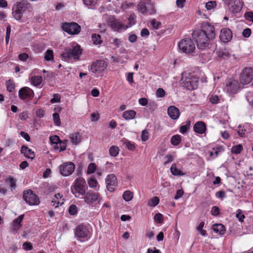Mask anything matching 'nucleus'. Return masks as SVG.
<instances>
[{"mask_svg":"<svg viewBox=\"0 0 253 253\" xmlns=\"http://www.w3.org/2000/svg\"><path fill=\"white\" fill-rule=\"evenodd\" d=\"M159 198L158 197H154L149 200L148 205L150 207H155L159 204Z\"/></svg>","mask_w":253,"mask_h":253,"instance_id":"58836bf2","label":"nucleus"},{"mask_svg":"<svg viewBox=\"0 0 253 253\" xmlns=\"http://www.w3.org/2000/svg\"><path fill=\"white\" fill-rule=\"evenodd\" d=\"M200 31L204 32L210 39H213L215 38L214 27L209 23H204L202 26V30Z\"/></svg>","mask_w":253,"mask_h":253,"instance_id":"f3484780","label":"nucleus"},{"mask_svg":"<svg viewBox=\"0 0 253 253\" xmlns=\"http://www.w3.org/2000/svg\"><path fill=\"white\" fill-rule=\"evenodd\" d=\"M64 199L63 198V195L60 193L56 194L51 201L52 206H54L55 208L58 207L64 204Z\"/></svg>","mask_w":253,"mask_h":253,"instance_id":"b1692460","label":"nucleus"},{"mask_svg":"<svg viewBox=\"0 0 253 253\" xmlns=\"http://www.w3.org/2000/svg\"><path fill=\"white\" fill-rule=\"evenodd\" d=\"M190 124L191 123L190 121H186L185 125H182L180 127V132L182 133H185L187 131L188 129L189 128Z\"/></svg>","mask_w":253,"mask_h":253,"instance_id":"ea45409f","label":"nucleus"},{"mask_svg":"<svg viewBox=\"0 0 253 253\" xmlns=\"http://www.w3.org/2000/svg\"><path fill=\"white\" fill-rule=\"evenodd\" d=\"M168 113L172 120H176L180 115L179 109L174 106H170L168 108Z\"/></svg>","mask_w":253,"mask_h":253,"instance_id":"5701e85b","label":"nucleus"},{"mask_svg":"<svg viewBox=\"0 0 253 253\" xmlns=\"http://www.w3.org/2000/svg\"><path fill=\"white\" fill-rule=\"evenodd\" d=\"M193 129L196 133L202 134L206 132L207 127L205 123L199 121L194 125Z\"/></svg>","mask_w":253,"mask_h":253,"instance_id":"4be33fe9","label":"nucleus"},{"mask_svg":"<svg viewBox=\"0 0 253 253\" xmlns=\"http://www.w3.org/2000/svg\"><path fill=\"white\" fill-rule=\"evenodd\" d=\"M122 42L120 39L115 38L112 39V41L111 42V43L113 44L116 48H117L119 47Z\"/></svg>","mask_w":253,"mask_h":253,"instance_id":"4d7b16f0","label":"nucleus"},{"mask_svg":"<svg viewBox=\"0 0 253 253\" xmlns=\"http://www.w3.org/2000/svg\"><path fill=\"white\" fill-rule=\"evenodd\" d=\"M193 36L197 42L198 48L201 49H205L209 45V40H211L204 32L200 31L194 32Z\"/></svg>","mask_w":253,"mask_h":253,"instance_id":"39448f33","label":"nucleus"},{"mask_svg":"<svg viewBox=\"0 0 253 253\" xmlns=\"http://www.w3.org/2000/svg\"><path fill=\"white\" fill-rule=\"evenodd\" d=\"M243 149V147L241 145H236L232 148V152L235 154L240 153Z\"/></svg>","mask_w":253,"mask_h":253,"instance_id":"864d4df0","label":"nucleus"},{"mask_svg":"<svg viewBox=\"0 0 253 253\" xmlns=\"http://www.w3.org/2000/svg\"><path fill=\"white\" fill-rule=\"evenodd\" d=\"M6 85L7 90L9 92H12L15 88L14 83L10 80L8 81V82H7L6 83Z\"/></svg>","mask_w":253,"mask_h":253,"instance_id":"49530a36","label":"nucleus"},{"mask_svg":"<svg viewBox=\"0 0 253 253\" xmlns=\"http://www.w3.org/2000/svg\"><path fill=\"white\" fill-rule=\"evenodd\" d=\"M212 229L215 233L220 235H224L226 231L225 227L222 224H213Z\"/></svg>","mask_w":253,"mask_h":253,"instance_id":"a878e982","label":"nucleus"},{"mask_svg":"<svg viewBox=\"0 0 253 253\" xmlns=\"http://www.w3.org/2000/svg\"><path fill=\"white\" fill-rule=\"evenodd\" d=\"M220 210L218 207L214 206L212 208L211 212L212 215L216 216L219 213Z\"/></svg>","mask_w":253,"mask_h":253,"instance_id":"680f3d73","label":"nucleus"},{"mask_svg":"<svg viewBox=\"0 0 253 253\" xmlns=\"http://www.w3.org/2000/svg\"><path fill=\"white\" fill-rule=\"evenodd\" d=\"M149 134L146 130H143L141 133V139L143 141H145L149 139Z\"/></svg>","mask_w":253,"mask_h":253,"instance_id":"5fc2aeb1","label":"nucleus"},{"mask_svg":"<svg viewBox=\"0 0 253 253\" xmlns=\"http://www.w3.org/2000/svg\"><path fill=\"white\" fill-rule=\"evenodd\" d=\"M163 216L161 213H158L155 215L154 219L158 223H162L163 222Z\"/></svg>","mask_w":253,"mask_h":253,"instance_id":"e2e57ef3","label":"nucleus"},{"mask_svg":"<svg viewBox=\"0 0 253 253\" xmlns=\"http://www.w3.org/2000/svg\"><path fill=\"white\" fill-rule=\"evenodd\" d=\"M181 142V137L179 135H173L171 139L170 142L171 144L174 146L178 145Z\"/></svg>","mask_w":253,"mask_h":253,"instance_id":"f704fd0d","label":"nucleus"},{"mask_svg":"<svg viewBox=\"0 0 253 253\" xmlns=\"http://www.w3.org/2000/svg\"><path fill=\"white\" fill-rule=\"evenodd\" d=\"M63 30L70 35H77L81 30V26L77 23H65L62 25Z\"/></svg>","mask_w":253,"mask_h":253,"instance_id":"9b49d317","label":"nucleus"},{"mask_svg":"<svg viewBox=\"0 0 253 253\" xmlns=\"http://www.w3.org/2000/svg\"><path fill=\"white\" fill-rule=\"evenodd\" d=\"M137 9L144 15H152L156 13L154 6L150 0H140L137 4Z\"/></svg>","mask_w":253,"mask_h":253,"instance_id":"20e7f679","label":"nucleus"},{"mask_svg":"<svg viewBox=\"0 0 253 253\" xmlns=\"http://www.w3.org/2000/svg\"><path fill=\"white\" fill-rule=\"evenodd\" d=\"M219 100V97L216 95H211L209 98V101L213 104L218 103Z\"/></svg>","mask_w":253,"mask_h":253,"instance_id":"09e8293b","label":"nucleus"},{"mask_svg":"<svg viewBox=\"0 0 253 253\" xmlns=\"http://www.w3.org/2000/svg\"><path fill=\"white\" fill-rule=\"evenodd\" d=\"M232 38V33L230 29L228 28H223L220 31L219 38L221 42H228Z\"/></svg>","mask_w":253,"mask_h":253,"instance_id":"aec40b11","label":"nucleus"},{"mask_svg":"<svg viewBox=\"0 0 253 253\" xmlns=\"http://www.w3.org/2000/svg\"><path fill=\"white\" fill-rule=\"evenodd\" d=\"M179 50L185 53L193 52L195 49V44L190 38H185L181 40L178 43Z\"/></svg>","mask_w":253,"mask_h":253,"instance_id":"423d86ee","label":"nucleus"},{"mask_svg":"<svg viewBox=\"0 0 253 253\" xmlns=\"http://www.w3.org/2000/svg\"><path fill=\"white\" fill-rule=\"evenodd\" d=\"M134 5V3H132V2H127V1H125V2H123L122 3L121 8L123 10H126V9H128L129 7L133 6Z\"/></svg>","mask_w":253,"mask_h":253,"instance_id":"de8ad7c7","label":"nucleus"},{"mask_svg":"<svg viewBox=\"0 0 253 253\" xmlns=\"http://www.w3.org/2000/svg\"><path fill=\"white\" fill-rule=\"evenodd\" d=\"M170 171L173 175L182 176L184 173L179 169L176 168V165L173 164L170 167Z\"/></svg>","mask_w":253,"mask_h":253,"instance_id":"c756f323","label":"nucleus"},{"mask_svg":"<svg viewBox=\"0 0 253 253\" xmlns=\"http://www.w3.org/2000/svg\"><path fill=\"white\" fill-rule=\"evenodd\" d=\"M151 24L154 29H158L159 28L161 24V22L157 21L156 19H154L152 20Z\"/></svg>","mask_w":253,"mask_h":253,"instance_id":"bf43d9fd","label":"nucleus"},{"mask_svg":"<svg viewBox=\"0 0 253 253\" xmlns=\"http://www.w3.org/2000/svg\"><path fill=\"white\" fill-rule=\"evenodd\" d=\"M96 169V165L93 163H90L87 167V174H91L93 173L95 170Z\"/></svg>","mask_w":253,"mask_h":253,"instance_id":"79ce46f5","label":"nucleus"},{"mask_svg":"<svg viewBox=\"0 0 253 253\" xmlns=\"http://www.w3.org/2000/svg\"><path fill=\"white\" fill-rule=\"evenodd\" d=\"M165 159H166V161L165 162L164 165H167L173 161L174 157L171 155H167L165 157Z\"/></svg>","mask_w":253,"mask_h":253,"instance_id":"0e129e2a","label":"nucleus"},{"mask_svg":"<svg viewBox=\"0 0 253 253\" xmlns=\"http://www.w3.org/2000/svg\"><path fill=\"white\" fill-rule=\"evenodd\" d=\"M106 184L108 191L111 192L114 191L117 186L116 176L113 174H109L106 178Z\"/></svg>","mask_w":253,"mask_h":253,"instance_id":"dca6fc26","label":"nucleus"},{"mask_svg":"<svg viewBox=\"0 0 253 253\" xmlns=\"http://www.w3.org/2000/svg\"><path fill=\"white\" fill-rule=\"evenodd\" d=\"M32 10V6L30 3L27 0H22L14 5L12 8V14L16 20H19L22 18L25 12L31 11Z\"/></svg>","mask_w":253,"mask_h":253,"instance_id":"f257e3e1","label":"nucleus"},{"mask_svg":"<svg viewBox=\"0 0 253 253\" xmlns=\"http://www.w3.org/2000/svg\"><path fill=\"white\" fill-rule=\"evenodd\" d=\"M60 96L59 94H55L53 95V97L50 100L51 103H55L60 101Z\"/></svg>","mask_w":253,"mask_h":253,"instance_id":"774afa93","label":"nucleus"},{"mask_svg":"<svg viewBox=\"0 0 253 253\" xmlns=\"http://www.w3.org/2000/svg\"><path fill=\"white\" fill-rule=\"evenodd\" d=\"M165 91L163 88H159L157 90L156 96L158 97H163L165 96Z\"/></svg>","mask_w":253,"mask_h":253,"instance_id":"052dcab7","label":"nucleus"},{"mask_svg":"<svg viewBox=\"0 0 253 253\" xmlns=\"http://www.w3.org/2000/svg\"><path fill=\"white\" fill-rule=\"evenodd\" d=\"M6 182L9 184V186L12 188L15 189L16 187V181L13 177L7 178Z\"/></svg>","mask_w":253,"mask_h":253,"instance_id":"8fccbe9b","label":"nucleus"},{"mask_svg":"<svg viewBox=\"0 0 253 253\" xmlns=\"http://www.w3.org/2000/svg\"><path fill=\"white\" fill-rule=\"evenodd\" d=\"M240 82L243 84H248L253 80V68L247 67L242 71L240 76Z\"/></svg>","mask_w":253,"mask_h":253,"instance_id":"9d476101","label":"nucleus"},{"mask_svg":"<svg viewBox=\"0 0 253 253\" xmlns=\"http://www.w3.org/2000/svg\"><path fill=\"white\" fill-rule=\"evenodd\" d=\"M23 199L26 203L30 205H38L40 203L38 196L31 190H28L23 193Z\"/></svg>","mask_w":253,"mask_h":253,"instance_id":"f8f14e48","label":"nucleus"},{"mask_svg":"<svg viewBox=\"0 0 253 253\" xmlns=\"http://www.w3.org/2000/svg\"><path fill=\"white\" fill-rule=\"evenodd\" d=\"M181 81L182 85L189 90L196 88L199 82L197 78L190 73L186 72L182 74Z\"/></svg>","mask_w":253,"mask_h":253,"instance_id":"f03ea898","label":"nucleus"},{"mask_svg":"<svg viewBox=\"0 0 253 253\" xmlns=\"http://www.w3.org/2000/svg\"><path fill=\"white\" fill-rule=\"evenodd\" d=\"M69 212L71 215H75L78 212V208L75 205H71L68 210Z\"/></svg>","mask_w":253,"mask_h":253,"instance_id":"c03bdc74","label":"nucleus"},{"mask_svg":"<svg viewBox=\"0 0 253 253\" xmlns=\"http://www.w3.org/2000/svg\"><path fill=\"white\" fill-rule=\"evenodd\" d=\"M97 1L98 0H83L85 5L91 6H95L97 4Z\"/></svg>","mask_w":253,"mask_h":253,"instance_id":"3c124183","label":"nucleus"},{"mask_svg":"<svg viewBox=\"0 0 253 253\" xmlns=\"http://www.w3.org/2000/svg\"><path fill=\"white\" fill-rule=\"evenodd\" d=\"M90 119L92 122L97 121L99 119V114L98 113H93L91 114Z\"/></svg>","mask_w":253,"mask_h":253,"instance_id":"338daca9","label":"nucleus"},{"mask_svg":"<svg viewBox=\"0 0 253 253\" xmlns=\"http://www.w3.org/2000/svg\"><path fill=\"white\" fill-rule=\"evenodd\" d=\"M21 152L28 159L33 160L35 157V153L34 151H32L31 149H29L27 146L25 145L22 146L21 149Z\"/></svg>","mask_w":253,"mask_h":253,"instance_id":"393cba45","label":"nucleus"},{"mask_svg":"<svg viewBox=\"0 0 253 253\" xmlns=\"http://www.w3.org/2000/svg\"><path fill=\"white\" fill-rule=\"evenodd\" d=\"M109 154L112 157H116L119 154L120 149L117 146H112L109 149Z\"/></svg>","mask_w":253,"mask_h":253,"instance_id":"473e14b6","label":"nucleus"},{"mask_svg":"<svg viewBox=\"0 0 253 253\" xmlns=\"http://www.w3.org/2000/svg\"><path fill=\"white\" fill-rule=\"evenodd\" d=\"M216 6V2L215 1H210L206 3V8L207 10H210L213 9Z\"/></svg>","mask_w":253,"mask_h":253,"instance_id":"a18cd8bd","label":"nucleus"},{"mask_svg":"<svg viewBox=\"0 0 253 253\" xmlns=\"http://www.w3.org/2000/svg\"><path fill=\"white\" fill-rule=\"evenodd\" d=\"M240 88L238 82L235 80L230 79L226 82L225 89L230 94L236 93Z\"/></svg>","mask_w":253,"mask_h":253,"instance_id":"2eb2a0df","label":"nucleus"},{"mask_svg":"<svg viewBox=\"0 0 253 253\" xmlns=\"http://www.w3.org/2000/svg\"><path fill=\"white\" fill-rule=\"evenodd\" d=\"M136 16L134 13H131L129 17L128 18V20L129 22L128 26H127L128 27H130L135 24L136 22Z\"/></svg>","mask_w":253,"mask_h":253,"instance_id":"37998d69","label":"nucleus"},{"mask_svg":"<svg viewBox=\"0 0 253 253\" xmlns=\"http://www.w3.org/2000/svg\"><path fill=\"white\" fill-rule=\"evenodd\" d=\"M126 147L130 151H133L136 148L134 143L129 141L128 140H125L123 143Z\"/></svg>","mask_w":253,"mask_h":253,"instance_id":"c9c22d12","label":"nucleus"},{"mask_svg":"<svg viewBox=\"0 0 253 253\" xmlns=\"http://www.w3.org/2000/svg\"><path fill=\"white\" fill-rule=\"evenodd\" d=\"M61 174L64 176L70 175L75 170V166L72 162L63 163L59 167Z\"/></svg>","mask_w":253,"mask_h":253,"instance_id":"ddd939ff","label":"nucleus"},{"mask_svg":"<svg viewBox=\"0 0 253 253\" xmlns=\"http://www.w3.org/2000/svg\"><path fill=\"white\" fill-rule=\"evenodd\" d=\"M107 63L103 60H99L94 62L90 67V71L97 77L102 76L104 71L107 68Z\"/></svg>","mask_w":253,"mask_h":253,"instance_id":"1a4fd4ad","label":"nucleus"},{"mask_svg":"<svg viewBox=\"0 0 253 253\" xmlns=\"http://www.w3.org/2000/svg\"><path fill=\"white\" fill-rule=\"evenodd\" d=\"M244 16L247 20L253 22V12H246Z\"/></svg>","mask_w":253,"mask_h":253,"instance_id":"6e6d98bb","label":"nucleus"},{"mask_svg":"<svg viewBox=\"0 0 253 253\" xmlns=\"http://www.w3.org/2000/svg\"><path fill=\"white\" fill-rule=\"evenodd\" d=\"M18 95L21 99H32L34 96V93L32 89L25 86L19 90Z\"/></svg>","mask_w":253,"mask_h":253,"instance_id":"6ab92c4d","label":"nucleus"},{"mask_svg":"<svg viewBox=\"0 0 253 253\" xmlns=\"http://www.w3.org/2000/svg\"><path fill=\"white\" fill-rule=\"evenodd\" d=\"M242 211L241 210H238L236 214V217L240 222H243L245 217V215L241 214Z\"/></svg>","mask_w":253,"mask_h":253,"instance_id":"13d9d810","label":"nucleus"},{"mask_svg":"<svg viewBox=\"0 0 253 253\" xmlns=\"http://www.w3.org/2000/svg\"><path fill=\"white\" fill-rule=\"evenodd\" d=\"M136 115V112L133 110L125 111L123 113V117L126 120H130L134 119Z\"/></svg>","mask_w":253,"mask_h":253,"instance_id":"bb28decb","label":"nucleus"},{"mask_svg":"<svg viewBox=\"0 0 253 253\" xmlns=\"http://www.w3.org/2000/svg\"><path fill=\"white\" fill-rule=\"evenodd\" d=\"M107 21L108 25L115 31H119L120 30H125L128 28L127 26L118 21L114 16H109Z\"/></svg>","mask_w":253,"mask_h":253,"instance_id":"4468645a","label":"nucleus"},{"mask_svg":"<svg viewBox=\"0 0 253 253\" xmlns=\"http://www.w3.org/2000/svg\"><path fill=\"white\" fill-rule=\"evenodd\" d=\"M85 181L83 178H77L74 182V185L71 187V192L76 197L80 198L85 194Z\"/></svg>","mask_w":253,"mask_h":253,"instance_id":"7ed1b4c3","label":"nucleus"},{"mask_svg":"<svg viewBox=\"0 0 253 253\" xmlns=\"http://www.w3.org/2000/svg\"><path fill=\"white\" fill-rule=\"evenodd\" d=\"M53 120L54 124L57 126H59L61 125L59 115L57 113H54L52 115Z\"/></svg>","mask_w":253,"mask_h":253,"instance_id":"a19ab883","label":"nucleus"},{"mask_svg":"<svg viewBox=\"0 0 253 253\" xmlns=\"http://www.w3.org/2000/svg\"><path fill=\"white\" fill-rule=\"evenodd\" d=\"M91 39L93 44L95 45H99L102 42L101 36L99 34H92L91 36Z\"/></svg>","mask_w":253,"mask_h":253,"instance_id":"2f4dec72","label":"nucleus"},{"mask_svg":"<svg viewBox=\"0 0 253 253\" xmlns=\"http://www.w3.org/2000/svg\"><path fill=\"white\" fill-rule=\"evenodd\" d=\"M82 54L81 46L77 44L72 48H68L65 49L62 54V57L64 59L73 58L74 59H78Z\"/></svg>","mask_w":253,"mask_h":253,"instance_id":"0eeeda50","label":"nucleus"},{"mask_svg":"<svg viewBox=\"0 0 253 253\" xmlns=\"http://www.w3.org/2000/svg\"><path fill=\"white\" fill-rule=\"evenodd\" d=\"M84 199L86 204L91 205L96 202L99 204L102 198L98 192L89 190L87 193L85 192Z\"/></svg>","mask_w":253,"mask_h":253,"instance_id":"6e6552de","label":"nucleus"},{"mask_svg":"<svg viewBox=\"0 0 253 253\" xmlns=\"http://www.w3.org/2000/svg\"><path fill=\"white\" fill-rule=\"evenodd\" d=\"M24 218V215L21 214L13 221V226L14 230H18L21 226V222Z\"/></svg>","mask_w":253,"mask_h":253,"instance_id":"c85d7f7f","label":"nucleus"},{"mask_svg":"<svg viewBox=\"0 0 253 253\" xmlns=\"http://www.w3.org/2000/svg\"><path fill=\"white\" fill-rule=\"evenodd\" d=\"M44 59L46 61H51L53 60V50L47 49L44 54Z\"/></svg>","mask_w":253,"mask_h":253,"instance_id":"4c0bfd02","label":"nucleus"},{"mask_svg":"<svg viewBox=\"0 0 253 253\" xmlns=\"http://www.w3.org/2000/svg\"><path fill=\"white\" fill-rule=\"evenodd\" d=\"M70 138L74 144L77 145L81 141L82 136L79 132H75L70 134Z\"/></svg>","mask_w":253,"mask_h":253,"instance_id":"cd10ccee","label":"nucleus"},{"mask_svg":"<svg viewBox=\"0 0 253 253\" xmlns=\"http://www.w3.org/2000/svg\"><path fill=\"white\" fill-rule=\"evenodd\" d=\"M50 140L51 142L53 144H58V143H59L60 145H61V144L62 143V142L60 140L59 137L57 135L51 136L50 137Z\"/></svg>","mask_w":253,"mask_h":253,"instance_id":"603ef678","label":"nucleus"},{"mask_svg":"<svg viewBox=\"0 0 253 253\" xmlns=\"http://www.w3.org/2000/svg\"><path fill=\"white\" fill-rule=\"evenodd\" d=\"M90 234L88 228L83 224L79 225L75 231V235L79 238H85Z\"/></svg>","mask_w":253,"mask_h":253,"instance_id":"a211bd4d","label":"nucleus"},{"mask_svg":"<svg viewBox=\"0 0 253 253\" xmlns=\"http://www.w3.org/2000/svg\"><path fill=\"white\" fill-rule=\"evenodd\" d=\"M123 199L126 202L130 201L133 198V193L130 191H125L123 195Z\"/></svg>","mask_w":253,"mask_h":253,"instance_id":"e433bc0d","label":"nucleus"},{"mask_svg":"<svg viewBox=\"0 0 253 253\" xmlns=\"http://www.w3.org/2000/svg\"><path fill=\"white\" fill-rule=\"evenodd\" d=\"M230 10L233 13L239 12L243 7V2L241 0H232Z\"/></svg>","mask_w":253,"mask_h":253,"instance_id":"412c9836","label":"nucleus"},{"mask_svg":"<svg viewBox=\"0 0 253 253\" xmlns=\"http://www.w3.org/2000/svg\"><path fill=\"white\" fill-rule=\"evenodd\" d=\"M216 54L218 57L222 58L224 59H226L230 56V54L226 50H218L216 51Z\"/></svg>","mask_w":253,"mask_h":253,"instance_id":"72a5a7b5","label":"nucleus"},{"mask_svg":"<svg viewBox=\"0 0 253 253\" xmlns=\"http://www.w3.org/2000/svg\"><path fill=\"white\" fill-rule=\"evenodd\" d=\"M42 81V78L41 76H33L31 78V84L37 86L41 84Z\"/></svg>","mask_w":253,"mask_h":253,"instance_id":"7c9ffc66","label":"nucleus"},{"mask_svg":"<svg viewBox=\"0 0 253 253\" xmlns=\"http://www.w3.org/2000/svg\"><path fill=\"white\" fill-rule=\"evenodd\" d=\"M88 184L90 187L95 188L97 185V182L95 179L91 178L88 181Z\"/></svg>","mask_w":253,"mask_h":253,"instance_id":"69168bd1","label":"nucleus"}]
</instances>
